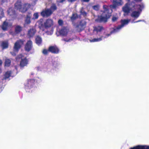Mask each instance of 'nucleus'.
<instances>
[{
  "mask_svg": "<svg viewBox=\"0 0 149 149\" xmlns=\"http://www.w3.org/2000/svg\"><path fill=\"white\" fill-rule=\"evenodd\" d=\"M130 21V19L122 20L121 21V25L114 29L113 31H111L109 33H107L104 28L101 26H97L94 27L93 34L96 36V37L92 39H90V41L91 42H99L104 38H107L112 33H116L118 31L124 26L127 25Z\"/></svg>",
  "mask_w": 149,
  "mask_h": 149,
  "instance_id": "nucleus-1",
  "label": "nucleus"
},
{
  "mask_svg": "<svg viewBox=\"0 0 149 149\" xmlns=\"http://www.w3.org/2000/svg\"><path fill=\"white\" fill-rule=\"evenodd\" d=\"M144 7V5L143 4L136 5L134 2H132L126 4L123 8V10L125 13H128L130 10H133L131 14V16L137 19L139 16Z\"/></svg>",
  "mask_w": 149,
  "mask_h": 149,
  "instance_id": "nucleus-2",
  "label": "nucleus"
},
{
  "mask_svg": "<svg viewBox=\"0 0 149 149\" xmlns=\"http://www.w3.org/2000/svg\"><path fill=\"white\" fill-rule=\"evenodd\" d=\"M103 7L104 10V12L99 18L101 21L106 22L107 19L111 16V13L112 12V10L111 8H109L107 6H104Z\"/></svg>",
  "mask_w": 149,
  "mask_h": 149,
  "instance_id": "nucleus-3",
  "label": "nucleus"
},
{
  "mask_svg": "<svg viewBox=\"0 0 149 149\" xmlns=\"http://www.w3.org/2000/svg\"><path fill=\"white\" fill-rule=\"evenodd\" d=\"M28 3H22L20 1L17 2L15 4V8L22 13L25 12L30 7Z\"/></svg>",
  "mask_w": 149,
  "mask_h": 149,
  "instance_id": "nucleus-4",
  "label": "nucleus"
},
{
  "mask_svg": "<svg viewBox=\"0 0 149 149\" xmlns=\"http://www.w3.org/2000/svg\"><path fill=\"white\" fill-rule=\"evenodd\" d=\"M34 82L33 79H28L25 83V87L27 92H32L34 89L33 87Z\"/></svg>",
  "mask_w": 149,
  "mask_h": 149,
  "instance_id": "nucleus-5",
  "label": "nucleus"
},
{
  "mask_svg": "<svg viewBox=\"0 0 149 149\" xmlns=\"http://www.w3.org/2000/svg\"><path fill=\"white\" fill-rule=\"evenodd\" d=\"M53 25V22L52 19H47L44 23L40 26V29L42 31H44L45 29H47Z\"/></svg>",
  "mask_w": 149,
  "mask_h": 149,
  "instance_id": "nucleus-6",
  "label": "nucleus"
},
{
  "mask_svg": "<svg viewBox=\"0 0 149 149\" xmlns=\"http://www.w3.org/2000/svg\"><path fill=\"white\" fill-rule=\"evenodd\" d=\"M21 59V61L20 63V65L21 67H24L26 66L28 63V60L25 57L23 56L22 54H20L16 58V60H17L18 59Z\"/></svg>",
  "mask_w": 149,
  "mask_h": 149,
  "instance_id": "nucleus-7",
  "label": "nucleus"
},
{
  "mask_svg": "<svg viewBox=\"0 0 149 149\" xmlns=\"http://www.w3.org/2000/svg\"><path fill=\"white\" fill-rule=\"evenodd\" d=\"M23 44V41L21 40H19L17 41L15 44L14 49V52H17Z\"/></svg>",
  "mask_w": 149,
  "mask_h": 149,
  "instance_id": "nucleus-8",
  "label": "nucleus"
},
{
  "mask_svg": "<svg viewBox=\"0 0 149 149\" xmlns=\"http://www.w3.org/2000/svg\"><path fill=\"white\" fill-rule=\"evenodd\" d=\"M52 13L53 11H52L50 9H47L42 12L41 15L43 17H48Z\"/></svg>",
  "mask_w": 149,
  "mask_h": 149,
  "instance_id": "nucleus-9",
  "label": "nucleus"
},
{
  "mask_svg": "<svg viewBox=\"0 0 149 149\" xmlns=\"http://www.w3.org/2000/svg\"><path fill=\"white\" fill-rule=\"evenodd\" d=\"M113 5L111 6V8H115L117 6H121L123 4L122 0H113Z\"/></svg>",
  "mask_w": 149,
  "mask_h": 149,
  "instance_id": "nucleus-10",
  "label": "nucleus"
},
{
  "mask_svg": "<svg viewBox=\"0 0 149 149\" xmlns=\"http://www.w3.org/2000/svg\"><path fill=\"white\" fill-rule=\"evenodd\" d=\"M49 50L52 53L57 54L58 53L59 50L56 46H51L49 48Z\"/></svg>",
  "mask_w": 149,
  "mask_h": 149,
  "instance_id": "nucleus-11",
  "label": "nucleus"
},
{
  "mask_svg": "<svg viewBox=\"0 0 149 149\" xmlns=\"http://www.w3.org/2000/svg\"><path fill=\"white\" fill-rule=\"evenodd\" d=\"M31 16L32 15L30 13L27 15L25 20L24 23L25 26L31 23Z\"/></svg>",
  "mask_w": 149,
  "mask_h": 149,
  "instance_id": "nucleus-12",
  "label": "nucleus"
},
{
  "mask_svg": "<svg viewBox=\"0 0 149 149\" xmlns=\"http://www.w3.org/2000/svg\"><path fill=\"white\" fill-rule=\"evenodd\" d=\"M32 42L31 41H28L25 47L26 51L28 52L30 51L32 47Z\"/></svg>",
  "mask_w": 149,
  "mask_h": 149,
  "instance_id": "nucleus-13",
  "label": "nucleus"
},
{
  "mask_svg": "<svg viewBox=\"0 0 149 149\" xmlns=\"http://www.w3.org/2000/svg\"><path fill=\"white\" fill-rule=\"evenodd\" d=\"M8 14L11 17L13 18L16 17V15L15 14V12L13 10L12 8H9L8 10Z\"/></svg>",
  "mask_w": 149,
  "mask_h": 149,
  "instance_id": "nucleus-14",
  "label": "nucleus"
},
{
  "mask_svg": "<svg viewBox=\"0 0 149 149\" xmlns=\"http://www.w3.org/2000/svg\"><path fill=\"white\" fill-rule=\"evenodd\" d=\"M68 30L65 27L63 28L60 31V34L63 36H66Z\"/></svg>",
  "mask_w": 149,
  "mask_h": 149,
  "instance_id": "nucleus-15",
  "label": "nucleus"
},
{
  "mask_svg": "<svg viewBox=\"0 0 149 149\" xmlns=\"http://www.w3.org/2000/svg\"><path fill=\"white\" fill-rule=\"evenodd\" d=\"M131 149H149V146H138Z\"/></svg>",
  "mask_w": 149,
  "mask_h": 149,
  "instance_id": "nucleus-16",
  "label": "nucleus"
},
{
  "mask_svg": "<svg viewBox=\"0 0 149 149\" xmlns=\"http://www.w3.org/2000/svg\"><path fill=\"white\" fill-rule=\"evenodd\" d=\"M36 30L34 29H32L30 30L28 33V35L30 37H33L35 34Z\"/></svg>",
  "mask_w": 149,
  "mask_h": 149,
  "instance_id": "nucleus-17",
  "label": "nucleus"
},
{
  "mask_svg": "<svg viewBox=\"0 0 149 149\" xmlns=\"http://www.w3.org/2000/svg\"><path fill=\"white\" fill-rule=\"evenodd\" d=\"M36 43L39 45L41 44L42 43V38L40 37L37 36L36 38Z\"/></svg>",
  "mask_w": 149,
  "mask_h": 149,
  "instance_id": "nucleus-18",
  "label": "nucleus"
},
{
  "mask_svg": "<svg viewBox=\"0 0 149 149\" xmlns=\"http://www.w3.org/2000/svg\"><path fill=\"white\" fill-rule=\"evenodd\" d=\"M9 26V25L6 22H4L2 26V29L4 30H6L8 27Z\"/></svg>",
  "mask_w": 149,
  "mask_h": 149,
  "instance_id": "nucleus-19",
  "label": "nucleus"
},
{
  "mask_svg": "<svg viewBox=\"0 0 149 149\" xmlns=\"http://www.w3.org/2000/svg\"><path fill=\"white\" fill-rule=\"evenodd\" d=\"M1 46L3 49H5L8 47V43L7 41H3L2 42Z\"/></svg>",
  "mask_w": 149,
  "mask_h": 149,
  "instance_id": "nucleus-20",
  "label": "nucleus"
},
{
  "mask_svg": "<svg viewBox=\"0 0 149 149\" xmlns=\"http://www.w3.org/2000/svg\"><path fill=\"white\" fill-rule=\"evenodd\" d=\"M22 30V28L19 26H17L15 28V31L17 33H18Z\"/></svg>",
  "mask_w": 149,
  "mask_h": 149,
  "instance_id": "nucleus-21",
  "label": "nucleus"
},
{
  "mask_svg": "<svg viewBox=\"0 0 149 149\" xmlns=\"http://www.w3.org/2000/svg\"><path fill=\"white\" fill-rule=\"evenodd\" d=\"M11 61L9 59H7L5 62V65L6 66H9L10 65Z\"/></svg>",
  "mask_w": 149,
  "mask_h": 149,
  "instance_id": "nucleus-22",
  "label": "nucleus"
},
{
  "mask_svg": "<svg viewBox=\"0 0 149 149\" xmlns=\"http://www.w3.org/2000/svg\"><path fill=\"white\" fill-rule=\"evenodd\" d=\"M56 5L54 4H53L51 6L49 9H50L52 11H53V12L56 9Z\"/></svg>",
  "mask_w": 149,
  "mask_h": 149,
  "instance_id": "nucleus-23",
  "label": "nucleus"
},
{
  "mask_svg": "<svg viewBox=\"0 0 149 149\" xmlns=\"http://www.w3.org/2000/svg\"><path fill=\"white\" fill-rule=\"evenodd\" d=\"M11 72L10 71H8L6 72L5 74V79L8 78L10 76Z\"/></svg>",
  "mask_w": 149,
  "mask_h": 149,
  "instance_id": "nucleus-24",
  "label": "nucleus"
},
{
  "mask_svg": "<svg viewBox=\"0 0 149 149\" xmlns=\"http://www.w3.org/2000/svg\"><path fill=\"white\" fill-rule=\"evenodd\" d=\"M86 24V22L85 21L83 20L81 21L80 24V26L82 27H84Z\"/></svg>",
  "mask_w": 149,
  "mask_h": 149,
  "instance_id": "nucleus-25",
  "label": "nucleus"
},
{
  "mask_svg": "<svg viewBox=\"0 0 149 149\" xmlns=\"http://www.w3.org/2000/svg\"><path fill=\"white\" fill-rule=\"evenodd\" d=\"M4 16L3 10L1 8H0V18L3 17Z\"/></svg>",
  "mask_w": 149,
  "mask_h": 149,
  "instance_id": "nucleus-26",
  "label": "nucleus"
},
{
  "mask_svg": "<svg viewBox=\"0 0 149 149\" xmlns=\"http://www.w3.org/2000/svg\"><path fill=\"white\" fill-rule=\"evenodd\" d=\"M33 17L32 18L33 19H37L38 17V13H35L33 15Z\"/></svg>",
  "mask_w": 149,
  "mask_h": 149,
  "instance_id": "nucleus-27",
  "label": "nucleus"
},
{
  "mask_svg": "<svg viewBox=\"0 0 149 149\" xmlns=\"http://www.w3.org/2000/svg\"><path fill=\"white\" fill-rule=\"evenodd\" d=\"M77 17V15L76 14H73L72 16L71 17L72 20H74Z\"/></svg>",
  "mask_w": 149,
  "mask_h": 149,
  "instance_id": "nucleus-28",
  "label": "nucleus"
},
{
  "mask_svg": "<svg viewBox=\"0 0 149 149\" xmlns=\"http://www.w3.org/2000/svg\"><path fill=\"white\" fill-rule=\"evenodd\" d=\"M80 12L81 13V14L83 15L84 16H85L86 15V13L83 10V9H81Z\"/></svg>",
  "mask_w": 149,
  "mask_h": 149,
  "instance_id": "nucleus-29",
  "label": "nucleus"
},
{
  "mask_svg": "<svg viewBox=\"0 0 149 149\" xmlns=\"http://www.w3.org/2000/svg\"><path fill=\"white\" fill-rule=\"evenodd\" d=\"M63 40L64 41L69 42H70L72 40V39L70 38H64L63 39Z\"/></svg>",
  "mask_w": 149,
  "mask_h": 149,
  "instance_id": "nucleus-30",
  "label": "nucleus"
},
{
  "mask_svg": "<svg viewBox=\"0 0 149 149\" xmlns=\"http://www.w3.org/2000/svg\"><path fill=\"white\" fill-rule=\"evenodd\" d=\"M49 51V49L47 50L46 49H44L42 51V53L43 54L46 55L48 53Z\"/></svg>",
  "mask_w": 149,
  "mask_h": 149,
  "instance_id": "nucleus-31",
  "label": "nucleus"
},
{
  "mask_svg": "<svg viewBox=\"0 0 149 149\" xmlns=\"http://www.w3.org/2000/svg\"><path fill=\"white\" fill-rule=\"evenodd\" d=\"M99 6L98 5H95L93 7V8L95 10H98L99 8Z\"/></svg>",
  "mask_w": 149,
  "mask_h": 149,
  "instance_id": "nucleus-32",
  "label": "nucleus"
},
{
  "mask_svg": "<svg viewBox=\"0 0 149 149\" xmlns=\"http://www.w3.org/2000/svg\"><path fill=\"white\" fill-rule=\"evenodd\" d=\"M58 22L59 25H61L63 24V21L62 20H59Z\"/></svg>",
  "mask_w": 149,
  "mask_h": 149,
  "instance_id": "nucleus-33",
  "label": "nucleus"
},
{
  "mask_svg": "<svg viewBox=\"0 0 149 149\" xmlns=\"http://www.w3.org/2000/svg\"><path fill=\"white\" fill-rule=\"evenodd\" d=\"M117 19V18L115 17H113L112 19V20L113 22L115 21Z\"/></svg>",
  "mask_w": 149,
  "mask_h": 149,
  "instance_id": "nucleus-34",
  "label": "nucleus"
},
{
  "mask_svg": "<svg viewBox=\"0 0 149 149\" xmlns=\"http://www.w3.org/2000/svg\"><path fill=\"white\" fill-rule=\"evenodd\" d=\"M2 83L1 82V80L0 79V92H1L2 91V89L1 88V85H2Z\"/></svg>",
  "mask_w": 149,
  "mask_h": 149,
  "instance_id": "nucleus-35",
  "label": "nucleus"
},
{
  "mask_svg": "<svg viewBox=\"0 0 149 149\" xmlns=\"http://www.w3.org/2000/svg\"><path fill=\"white\" fill-rule=\"evenodd\" d=\"M46 33H47L48 35H51L52 33L53 32L51 31L50 33H49L46 31Z\"/></svg>",
  "mask_w": 149,
  "mask_h": 149,
  "instance_id": "nucleus-36",
  "label": "nucleus"
},
{
  "mask_svg": "<svg viewBox=\"0 0 149 149\" xmlns=\"http://www.w3.org/2000/svg\"><path fill=\"white\" fill-rule=\"evenodd\" d=\"M143 21V20H138V21H136V22H132V23H136V22H141V21Z\"/></svg>",
  "mask_w": 149,
  "mask_h": 149,
  "instance_id": "nucleus-37",
  "label": "nucleus"
},
{
  "mask_svg": "<svg viewBox=\"0 0 149 149\" xmlns=\"http://www.w3.org/2000/svg\"><path fill=\"white\" fill-rule=\"evenodd\" d=\"M2 63V61L0 60V65H1ZM1 72V70L0 69V73Z\"/></svg>",
  "mask_w": 149,
  "mask_h": 149,
  "instance_id": "nucleus-38",
  "label": "nucleus"
},
{
  "mask_svg": "<svg viewBox=\"0 0 149 149\" xmlns=\"http://www.w3.org/2000/svg\"><path fill=\"white\" fill-rule=\"evenodd\" d=\"M76 0H68L70 2H73L75 1Z\"/></svg>",
  "mask_w": 149,
  "mask_h": 149,
  "instance_id": "nucleus-39",
  "label": "nucleus"
},
{
  "mask_svg": "<svg viewBox=\"0 0 149 149\" xmlns=\"http://www.w3.org/2000/svg\"><path fill=\"white\" fill-rule=\"evenodd\" d=\"M134 0L136 1L139 2V1H141L142 0Z\"/></svg>",
  "mask_w": 149,
  "mask_h": 149,
  "instance_id": "nucleus-40",
  "label": "nucleus"
},
{
  "mask_svg": "<svg viewBox=\"0 0 149 149\" xmlns=\"http://www.w3.org/2000/svg\"><path fill=\"white\" fill-rule=\"evenodd\" d=\"M83 1H84V2H88V1L89 0H83Z\"/></svg>",
  "mask_w": 149,
  "mask_h": 149,
  "instance_id": "nucleus-41",
  "label": "nucleus"
},
{
  "mask_svg": "<svg viewBox=\"0 0 149 149\" xmlns=\"http://www.w3.org/2000/svg\"><path fill=\"white\" fill-rule=\"evenodd\" d=\"M8 0H3V2H4L5 1H8Z\"/></svg>",
  "mask_w": 149,
  "mask_h": 149,
  "instance_id": "nucleus-42",
  "label": "nucleus"
},
{
  "mask_svg": "<svg viewBox=\"0 0 149 149\" xmlns=\"http://www.w3.org/2000/svg\"><path fill=\"white\" fill-rule=\"evenodd\" d=\"M61 0V2H62L63 1H65V0Z\"/></svg>",
  "mask_w": 149,
  "mask_h": 149,
  "instance_id": "nucleus-43",
  "label": "nucleus"
},
{
  "mask_svg": "<svg viewBox=\"0 0 149 149\" xmlns=\"http://www.w3.org/2000/svg\"><path fill=\"white\" fill-rule=\"evenodd\" d=\"M11 53L12 55H13V52H11Z\"/></svg>",
  "mask_w": 149,
  "mask_h": 149,
  "instance_id": "nucleus-44",
  "label": "nucleus"
},
{
  "mask_svg": "<svg viewBox=\"0 0 149 149\" xmlns=\"http://www.w3.org/2000/svg\"><path fill=\"white\" fill-rule=\"evenodd\" d=\"M33 1H36V0H33Z\"/></svg>",
  "mask_w": 149,
  "mask_h": 149,
  "instance_id": "nucleus-45",
  "label": "nucleus"
}]
</instances>
